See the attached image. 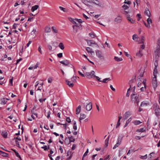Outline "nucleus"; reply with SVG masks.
Segmentation results:
<instances>
[{
  "label": "nucleus",
  "mask_w": 160,
  "mask_h": 160,
  "mask_svg": "<svg viewBox=\"0 0 160 160\" xmlns=\"http://www.w3.org/2000/svg\"><path fill=\"white\" fill-rule=\"evenodd\" d=\"M86 115L84 114H80V116L79 118V119L80 121V122L81 123V120H83L86 117Z\"/></svg>",
  "instance_id": "nucleus-17"
},
{
  "label": "nucleus",
  "mask_w": 160,
  "mask_h": 160,
  "mask_svg": "<svg viewBox=\"0 0 160 160\" xmlns=\"http://www.w3.org/2000/svg\"><path fill=\"white\" fill-rule=\"evenodd\" d=\"M138 38V37H137V35L136 34H134L132 36V39L133 40H135L136 38Z\"/></svg>",
  "instance_id": "nucleus-49"
},
{
  "label": "nucleus",
  "mask_w": 160,
  "mask_h": 160,
  "mask_svg": "<svg viewBox=\"0 0 160 160\" xmlns=\"http://www.w3.org/2000/svg\"><path fill=\"white\" fill-rule=\"evenodd\" d=\"M145 130L143 128H141L140 129H137L136 130V132H145Z\"/></svg>",
  "instance_id": "nucleus-31"
},
{
  "label": "nucleus",
  "mask_w": 160,
  "mask_h": 160,
  "mask_svg": "<svg viewBox=\"0 0 160 160\" xmlns=\"http://www.w3.org/2000/svg\"><path fill=\"white\" fill-rule=\"evenodd\" d=\"M135 79H136V76H135V78L133 79H131L130 81L129 82V84H130V88L128 89V91L129 92V91L130 90V88L131 87V83H133V82H134L135 81Z\"/></svg>",
  "instance_id": "nucleus-15"
},
{
  "label": "nucleus",
  "mask_w": 160,
  "mask_h": 160,
  "mask_svg": "<svg viewBox=\"0 0 160 160\" xmlns=\"http://www.w3.org/2000/svg\"><path fill=\"white\" fill-rule=\"evenodd\" d=\"M31 112L32 113L35 115L36 117L37 118H38V114L37 113H35V112H34V111H33V110H31Z\"/></svg>",
  "instance_id": "nucleus-59"
},
{
  "label": "nucleus",
  "mask_w": 160,
  "mask_h": 160,
  "mask_svg": "<svg viewBox=\"0 0 160 160\" xmlns=\"http://www.w3.org/2000/svg\"><path fill=\"white\" fill-rule=\"evenodd\" d=\"M66 84L70 87H73L74 86V84L73 82L71 83V82L66 80Z\"/></svg>",
  "instance_id": "nucleus-13"
},
{
  "label": "nucleus",
  "mask_w": 160,
  "mask_h": 160,
  "mask_svg": "<svg viewBox=\"0 0 160 160\" xmlns=\"http://www.w3.org/2000/svg\"><path fill=\"white\" fill-rule=\"evenodd\" d=\"M123 137V136L121 134L119 135L118 140H117V142L119 143L120 144L121 143L122 138Z\"/></svg>",
  "instance_id": "nucleus-14"
},
{
  "label": "nucleus",
  "mask_w": 160,
  "mask_h": 160,
  "mask_svg": "<svg viewBox=\"0 0 160 160\" xmlns=\"http://www.w3.org/2000/svg\"><path fill=\"white\" fill-rule=\"evenodd\" d=\"M77 77L76 76H73V77L71 78V81L72 82H76Z\"/></svg>",
  "instance_id": "nucleus-34"
},
{
  "label": "nucleus",
  "mask_w": 160,
  "mask_h": 160,
  "mask_svg": "<svg viewBox=\"0 0 160 160\" xmlns=\"http://www.w3.org/2000/svg\"><path fill=\"white\" fill-rule=\"evenodd\" d=\"M73 28V32L74 33H76L77 32L79 28L76 27L75 26H72Z\"/></svg>",
  "instance_id": "nucleus-29"
},
{
  "label": "nucleus",
  "mask_w": 160,
  "mask_h": 160,
  "mask_svg": "<svg viewBox=\"0 0 160 160\" xmlns=\"http://www.w3.org/2000/svg\"><path fill=\"white\" fill-rule=\"evenodd\" d=\"M73 129L76 130L77 129V126L76 124V122L75 121H74L73 122Z\"/></svg>",
  "instance_id": "nucleus-35"
},
{
  "label": "nucleus",
  "mask_w": 160,
  "mask_h": 160,
  "mask_svg": "<svg viewBox=\"0 0 160 160\" xmlns=\"http://www.w3.org/2000/svg\"><path fill=\"white\" fill-rule=\"evenodd\" d=\"M122 20L121 18L120 17L118 16L114 20V21L115 22H116L117 23H119L121 22Z\"/></svg>",
  "instance_id": "nucleus-11"
},
{
  "label": "nucleus",
  "mask_w": 160,
  "mask_h": 160,
  "mask_svg": "<svg viewBox=\"0 0 160 160\" xmlns=\"http://www.w3.org/2000/svg\"><path fill=\"white\" fill-rule=\"evenodd\" d=\"M75 20H76L77 22H78L80 23V24L82 23V21L81 19H77V18H76L75 19Z\"/></svg>",
  "instance_id": "nucleus-53"
},
{
  "label": "nucleus",
  "mask_w": 160,
  "mask_h": 160,
  "mask_svg": "<svg viewBox=\"0 0 160 160\" xmlns=\"http://www.w3.org/2000/svg\"><path fill=\"white\" fill-rule=\"evenodd\" d=\"M132 123L135 125H138L142 123V122L139 120H135L132 122Z\"/></svg>",
  "instance_id": "nucleus-22"
},
{
  "label": "nucleus",
  "mask_w": 160,
  "mask_h": 160,
  "mask_svg": "<svg viewBox=\"0 0 160 160\" xmlns=\"http://www.w3.org/2000/svg\"><path fill=\"white\" fill-rule=\"evenodd\" d=\"M152 86L154 89H155L157 87V77H154L152 81Z\"/></svg>",
  "instance_id": "nucleus-4"
},
{
  "label": "nucleus",
  "mask_w": 160,
  "mask_h": 160,
  "mask_svg": "<svg viewBox=\"0 0 160 160\" xmlns=\"http://www.w3.org/2000/svg\"><path fill=\"white\" fill-rule=\"evenodd\" d=\"M144 14L145 15H147L149 17H150V12L149 10V9L148 8H147L145 11H144Z\"/></svg>",
  "instance_id": "nucleus-12"
},
{
  "label": "nucleus",
  "mask_w": 160,
  "mask_h": 160,
  "mask_svg": "<svg viewBox=\"0 0 160 160\" xmlns=\"http://www.w3.org/2000/svg\"><path fill=\"white\" fill-rule=\"evenodd\" d=\"M38 7L39 6L38 5H35L32 6L31 8V11L32 12H34L35 10H37Z\"/></svg>",
  "instance_id": "nucleus-21"
},
{
  "label": "nucleus",
  "mask_w": 160,
  "mask_h": 160,
  "mask_svg": "<svg viewBox=\"0 0 160 160\" xmlns=\"http://www.w3.org/2000/svg\"><path fill=\"white\" fill-rule=\"evenodd\" d=\"M137 55L140 57H141L142 56V54L141 53V51L140 50L139 53L137 54Z\"/></svg>",
  "instance_id": "nucleus-52"
},
{
  "label": "nucleus",
  "mask_w": 160,
  "mask_h": 160,
  "mask_svg": "<svg viewBox=\"0 0 160 160\" xmlns=\"http://www.w3.org/2000/svg\"><path fill=\"white\" fill-rule=\"evenodd\" d=\"M140 158L142 159H145L147 158V154H146L145 156H141Z\"/></svg>",
  "instance_id": "nucleus-42"
},
{
  "label": "nucleus",
  "mask_w": 160,
  "mask_h": 160,
  "mask_svg": "<svg viewBox=\"0 0 160 160\" xmlns=\"http://www.w3.org/2000/svg\"><path fill=\"white\" fill-rule=\"evenodd\" d=\"M81 110V106L79 105L76 109V114H78L80 112Z\"/></svg>",
  "instance_id": "nucleus-18"
},
{
  "label": "nucleus",
  "mask_w": 160,
  "mask_h": 160,
  "mask_svg": "<svg viewBox=\"0 0 160 160\" xmlns=\"http://www.w3.org/2000/svg\"><path fill=\"white\" fill-rule=\"evenodd\" d=\"M114 59L117 62H120L122 60V58H119L118 57L115 56Z\"/></svg>",
  "instance_id": "nucleus-26"
},
{
  "label": "nucleus",
  "mask_w": 160,
  "mask_h": 160,
  "mask_svg": "<svg viewBox=\"0 0 160 160\" xmlns=\"http://www.w3.org/2000/svg\"><path fill=\"white\" fill-rule=\"evenodd\" d=\"M68 138L69 139V142L68 143V144H69L71 142H73L75 141V139H74L72 136L70 137H69Z\"/></svg>",
  "instance_id": "nucleus-23"
},
{
  "label": "nucleus",
  "mask_w": 160,
  "mask_h": 160,
  "mask_svg": "<svg viewBox=\"0 0 160 160\" xmlns=\"http://www.w3.org/2000/svg\"><path fill=\"white\" fill-rule=\"evenodd\" d=\"M73 153V152L70 155V156L66 160H69L71 159L72 157Z\"/></svg>",
  "instance_id": "nucleus-60"
},
{
  "label": "nucleus",
  "mask_w": 160,
  "mask_h": 160,
  "mask_svg": "<svg viewBox=\"0 0 160 160\" xmlns=\"http://www.w3.org/2000/svg\"><path fill=\"white\" fill-rule=\"evenodd\" d=\"M0 154L2 156L5 157H7L8 156V154L0 150Z\"/></svg>",
  "instance_id": "nucleus-20"
},
{
  "label": "nucleus",
  "mask_w": 160,
  "mask_h": 160,
  "mask_svg": "<svg viewBox=\"0 0 160 160\" xmlns=\"http://www.w3.org/2000/svg\"><path fill=\"white\" fill-rule=\"evenodd\" d=\"M122 8H123V9L125 10L128 9L129 8V7L127 5L125 4H124L122 6Z\"/></svg>",
  "instance_id": "nucleus-41"
},
{
  "label": "nucleus",
  "mask_w": 160,
  "mask_h": 160,
  "mask_svg": "<svg viewBox=\"0 0 160 160\" xmlns=\"http://www.w3.org/2000/svg\"><path fill=\"white\" fill-rule=\"evenodd\" d=\"M89 35L90 37H92V38H94L95 36V34L94 33H92V32L90 33Z\"/></svg>",
  "instance_id": "nucleus-46"
},
{
  "label": "nucleus",
  "mask_w": 160,
  "mask_h": 160,
  "mask_svg": "<svg viewBox=\"0 0 160 160\" xmlns=\"http://www.w3.org/2000/svg\"><path fill=\"white\" fill-rule=\"evenodd\" d=\"M59 8L61 10H62L64 12H66L68 11V10L65 8H64L61 6H59Z\"/></svg>",
  "instance_id": "nucleus-38"
},
{
  "label": "nucleus",
  "mask_w": 160,
  "mask_h": 160,
  "mask_svg": "<svg viewBox=\"0 0 160 160\" xmlns=\"http://www.w3.org/2000/svg\"><path fill=\"white\" fill-rule=\"evenodd\" d=\"M120 125V121H118L117 123L116 126V128H118Z\"/></svg>",
  "instance_id": "nucleus-64"
},
{
  "label": "nucleus",
  "mask_w": 160,
  "mask_h": 160,
  "mask_svg": "<svg viewBox=\"0 0 160 160\" xmlns=\"http://www.w3.org/2000/svg\"><path fill=\"white\" fill-rule=\"evenodd\" d=\"M131 101L134 103H136L137 105H138V104L141 99V97L139 96L137 94L132 93L131 95Z\"/></svg>",
  "instance_id": "nucleus-1"
},
{
  "label": "nucleus",
  "mask_w": 160,
  "mask_h": 160,
  "mask_svg": "<svg viewBox=\"0 0 160 160\" xmlns=\"http://www.w3.org/2000/svg\"><path fill=\"white\" fill-rule=\"evenodd\" d=\"M109 157L110 155H108L105 158H104V159L103 158H100L99 160H107L109 158Z\"/></svg>",
  "instance_id": "nucleus-56"
},
{
  "label": "nucleus",
  "mask_w": 160,
  "mask_h": 160,
  "mask_svg": "<svg viewBox=\"0 0 160 160\" xmlns=\"http://www.w3.org/2000/svg\"><path fill=\"white\" fill-rule=\"evenodd\" d=\"M137 16L138 17V18L137 19L138 21H139L140 20V19L141 18V16L140 14H137Z\"/></svg>",
  "instance_id": "nucleus-50"
},
{
  "label": "nucleus",
  "mask_w": 160,
  "mask_h": 160,
  "mask_svg": "<svg viewBox=\"0 0 160 160\" xmlns=\"http://www.w3.org/2000/svg\"><path fill=\"white\" fill-rule=\"evenodd\" d=\"M157 68H155L153 73L154 77H157V74L158 73Z\"/></svg>",
  "instance_id": "nucleus-28"
},
{
  "label": "nucleus",
  "mask_w": 160,
  "mask_h": 160,
  "mask_svg": "<svg viewBox=\"0 0 160 160\" xmlns=\"http://www.w3.org/2000/svg\"><path fill=\"white\" fill-rule=\"evenodd\" d=\"M85 40L87 41L88 44L89 46H92V44H97L94 41L92 40H89L88 39H85Z\"/></svg>",
  "instance_id": "nucleus-7"
},
{
  "label": "nucleus",
  "mask_w": 160,
  "mask_h": 160,
  "mask_svg": "<svg viewBox=\"0 0 160 160\" xmlns=\"http://www.w3.org/2000/svg\"><path fill=\"white\" fill-rule=\"evenodd\" d=\"M109 136H110V135L108 136V138L105 140V145L106 147H107L108 146Z\"/></svg>",
  "instance_id": "nucleus-24"
},
{
  "label": "nucleus",
  "mask_w": 160,
  "mask_h": 160,
  "mask_svg": "<svg viewBox=\"0 0 160 160\" xmlns=\"http://www.w3.org/2000/svg\"><path fill=\"white\" fill-rule=\"evenodd\" d=\"M15 154V155H16V156L18 157V158H19L21 160H22V159H21V158L20 156V155L19 154V153L18 152H16Z\"/></svg>",
  "instance_id": "nucleus-58"
},
{
  "label": "nucleus",
  "mask_w": 160,
  "mask_h": 160,
  "mask_svg": "<svg viewBox=\"0 0 160 160\" xmlns=\"http://www.w3.org/2000/svg\"><path fill=\"white\" fill-rule=\"evenodd\" d=\"M132 120V118H129L127 121L126 122V123L125 124V125L124 126V128H125L126 127H127L128 124L129 123V122L131 121Z\"/></svg>",
  "instance_id": "nucleus-25"
},
{
  "label": "nucleus",
  "mask_w": 160,
  "mask_h": 160,
  "mask_svg": "<svg viewBox=\"0 0 160 160\" xmlns=\"http://www.w3.org/2000/svg\"><path fill=\"white\" fill-rule=\"evenodd\" d=\"M92 108V103L91 102L88 104L86 106V110L88 111H90Z\"/></svg>",
  "instance_id": "nucleus-8"
},
{
  "label": "nucleus",
  "mask_w": 160,
  "mask_h": 160,
  "mask_svg": "<svg viewBox=\"0 0 160 160\" xmlns=\"http://www.w3.org/2000/svg\"><path fill=\"white\" fill-rule=\"evenodd\" d=\"M144 25L147 28H150V25H149L148 23V24H147L146 22H144Z\"/></svg>",
  "instance_id": "nucleus-51"
},
{
  "label": "nucleus",
  "mask_w": 160,
  "mask_h": 160,
  "mask_svg": "<svg viewBox=\"0 0 160 160\" xmlns=\"http://www.w3.org/2000/svg\"><path fill=\"white\" fill-rule=\"evenodd\" d=\"M97 56L101 60H104V58L101 51L97 50L96 51Z\"/></svg>",
  "instance_id": "nucleus-3"
},
{
  "label": "nucleus",
  "mask_w": 160,
  "mask_h": 160,
  "mask_svg": "<svg viewBox=\"0 0 160 160\" xmlns=\"http://www.w3.org/2000/svg\"><path fill=\"white\" fill-rule=\"evenodd\" d=\"M146 79H144L143 81L142 82V83L143 84L144 87H145V88H146Z\"/></svg>",
  "instance_id": "nucleus-63"
},
{
  "label": "nucleus",
  "mask_w": 160,
  "mask_h": 160,
  "mask_svg": "<svg viewBox=\"0 0 160 160\" xmlns=\"http://www.w3.org/2000/svg\"><path fill=\"white\" fill-rule=\"evenodd\" d=\"M144 136H143L141 137H140V136H137L135 137V138L136 140H140L141 139V138H143L144 137Z\"/></svg>",
  "instance_id": "nucleus-43"
},
{
  "label": "nucleus",
  "mask_w": 160,
  "mask_h": 160,
  "mask_svg": "<svg viewBox=\"0 0 160 160\" xmlns=\"http://www.w3.org/2000/svg\"><path fill=\"white\" fill-rule=\"evenodd\" d=\"M145 38L144 36H142L141 38V40L142 42H139V43L140 44H144L145 41Z\"/></svg>",
  "instance_id": "nucleus-33"
},
{
  "label": "nucleus",
  "mask_w": 160,
  "mask_h": 160,
  "mask_svg": "<svg viewBox=\"0 0 160 160\" xmlns=\"http://www.w3.org/2000/svg\"><path fill=\"white\" fill-rule=\"evenodd\" d=\"M57 56L59 58H61L62 57V53H60L57 54Z\"/></svg>",
  "instance_id": "nucleus-61"
},
{
  "label": "nucleus",
  "mask_w": 160,
  "mask_h": 160,
  "mask_svg": "<svg viewBox=\"0 0 160 160\" xmlns=\"http://www.w3.org/2000/svg\"><path fill=\"white\" fill-rule=\"evenodd\" d=\"M1 134L2 136L5 138H6L7 137L8 133L6 132H2Z\"/></svg>",
  "instance_id": "nucleus-27"
},
{
  "label": "nucleus",
  "mask_w": 160,
  "mask_h": 160,
  "mask_svg": "<svg viewBox=\"0 0 160 160\" xmlns=\"http://www.w3.org/2000/svg\"><path fill=\"white\" fill-rule=\"evenodd\" d=\"M59 47L62 50H63L64 49V46L62 42H60L58 45Z\"/></svg>",
  "instance_id": "nucleus-32"
},
{
  "label": "nucleus",
  "mask_w": 160,
  "mask_h": 160,
  "mask_svg": "<svg viewBox=\"0 0 160 160\" xmlns=\"http://www.w3.org/2000/svg\"><path fill=\"white\" fill-rule=\"evenodd\" d=\"M74 24H75V25H73L72 26H76V27H78V28H80V26L81 27H82L81 24H78V23H77L76 22V23H74Z\"/></svg>",
  "instance_id": "nucleus-48"
},
{
  "label": "nucleus",
  "mask_w": 160,
  "mask_h": 160,
  "mask_svg": "<svg viewBox=\"0 0 160 160\" xmlns=\"http://www.w3.org/2000/svg\"><path fill=\"white\" fill-rule=\"evenodd\" d=\"M144 73V71H141V72L140 73V74H139V77H143Z\"/></svg>",
  "instance_id": "nucleus-57"
},
{
  "label": "nucleus",
  "mask_w": 160,
  "mask_h": 160,
  "mask_svg": "<svg viewBox=\"0 0 160 160\" xmlns=\"http://www.w3.org/2000/svg\"><path fill=\"white\" fill-rule=\"evenodd\" d=\"M153 108L154 109L155 113L157 116H160V109L157 104H154Z\"/></svg>",
  "instance_id": "nucleus-2"
},
{
  "label": "nucleus",
  "mask_w": 160,
  "mask_h": 160,
  "mask_svg": "<svg viewBox=\"0 0 160 160\" xmlns=\"http://www.w3.org/2000/svg\"><path fill=\"white\" fill-rule=\"evenodd\" d=\"M88 152V149H87L86 152L84 154L82 157L84 158V157H86L87 155V154Z\"/></svg>",
  "instance_id": "nucleus-47"
},
{
  "label": "nucleus",
  "mask_w": 160,
  "mask_h": 160,
  "mask_svg": "<svg viewBox=\"0 0 160 160\" xmlns=\"http://www.w3.org/2000/svg\"><path fill=\"white\" fill-rule=\"evenodd\" d=\"M130 112L129 111L126 112L125 114L124 119L125 120L126 119L130 116Z\"/></svg>",
  "instance_id": "nucleus-16"
},
{
  "label": "nucleus",
  "mask_w": 160,
  "mask_h": 160,
  "mask_svg": "<svg viewBox=\"0 0 160 160\" xmlns=\"http://www.w3.org/2000/svg\"><path fill=\"white\" fill-rule=\"evenodd\" d=\"M1 100L2 101L1 103L2 104H5L7 102V99L3 98Z\"/></svg>",
  "instance_id": "nucleus-36"
},
{
  "label": "nucleus",
  "mask_w": 160,
  "mask_h": 160,
  "mask_svg": "<svg viewBox=\"0 0 160 160\" xmlns=\"http://www.w3.org/2000/svg\"><path fill=\"white\" fill-rule=\"evenodd\" d=\"M52 31L55 33H57L58 32V30L56 29V28H54V27H52Z\"/></svg>",
  "instance_id": "nucleus-44"
},
{
  "label": "nucleus",
  "mask_w": 160,
  "mask_h": 160,
  "mask_svg": "<svg viewBox=\"0 0 160 160\" xmlns=\"http://www.w3.org/2000/svg\"><path fill=\"white\" fill-rule=\"evenodd\" d=\"M147 22L150 25V23H151L152 22V20H151V19L150 18H148L147 20Z\"/></svg>",
  "instance_id": "nucleus-45"
},
{
  "label": "nucleus",
  "mask_w": 160,
  "mask_h": 160,
  "mask_svg": "<svg viewBox=\"0 0 160 160\" xmlns=\"http://www.w3.org/2000/svg\"><path fill=\"white\" fill-rule=\"evenodd\" d=\"M148 105V103H146L144 102H141V105H140V107L143 106H147Z\"/></svg>",
  "instance_id": "nucleus-40"
},
{
  "label": "nucleus",
  "mask_w": 160,
  "mask_h": 160,
  "mask_svg": "<svg viewBox=\"0 0 160 160\" xmlns=\"http://www.w3.org/2000/svg\"><path fill=\"white\" fill-rule=\"evenodd\" d=\"M157 48V49L155 52V53L156 57L157 56L159 57L160 56V45H158Z\"/></svg>",
  "instance_id": "nucleus-5"
},
{
  "label": "nucleus",
  "mask_w": 160,
  "mask_h": 160,
  "mask_svg": "<svg viewBox=\"0 0 160 160\" xmlns=\"http://www.w3.org/2000/svg\"><path fill=\"white\" fill-rule=\"evenodd\" d=\"M124 3H125L128 4H130L131 3V2L130 1H129L128 0H125Z\"/></svg>",
  "instance_id": "nucleus-62"
},
{
  "label": "nucleus",
  "mask_w": 160,
  "mask_h": 160,
  "mask_svg": "<svg viewBox=\"0 0 160 160\" xmlns=\"http://www.w3.org/2000/svg\"><path fill=\"white\" fill-rule=\"evenodd\" d=\"M16 145L19 148H21L19 144V142L17 140L15 141Z\"/></svg>",
  "instance_id": "nucleus-55"
},
{
  "label": "nucleus",
  "mask_w": 160,
  "mask_h": 160,
  "mask_svg": "<svg viewBox=\"0 0 160 160\" xmlns=\"http://www.w3.org/2000/svg\"><path fill=\"white\" fill-rule=\"evenodd\" d=\"M95 72L93 71H92L91 72H87L86 73V75L89 78H92L93 77H94Z\"/></svg>",
  "instance_id": "nucleus-6"
},
{
  "label": "nucleus",
  "mask_w": 160,
  "mask_h": 160,
  "mask_svg": "<svg viewBox=\"0 0 160 160\" xmlns=\"http://www.w3.org/2000/svg\"><path fill=\"white\" fill-rule=\"evenodd\" d=\"M69 20L72 23H76V22L75 21V19H73V18H69Z\"/></svg>",
  "instance_id": "nucleus-37"
},
{
  "label": "nucleus",
  "mask_w": 160,
  "mask_h": 160,
  "mask_svg": "<svg viewBox=\"0 0 160 160\" xmlns=\"http://www.w3.org/2000/svg\"><path fill=\"white\" fill-rule=\"evenodd\" d=\"M51 28L50 27H47L45 28V31L46 32H49L51 31Z\"/></svg>",
  "instance_id": "nucleus-30"
},
{
  "label": "nucleus",
  "mask_w": 160,
  "mask_h": 160,
  "mask_svg": "<svg viewBox=\"0 0 160 160\" xmlns=\"http://www.w3.org/2000/svg\"><path fill=\"white\" fill-rule=\"evenodd\" d=\"M119 143H118L117 142L116 144L114 145V147L113 148V149H114L116 148L117 147H118L119 145H120Z\"/></svg>",
  "instance_id": "nucleus-39"
},
{
  "label": "nucleus",
  "mask_w": 160,
  "mask_h": 160,
  "mask_svg": "<svg viewBox=\"0 0 160 160\" xmlns=\"http://www.w3.org/2000/svg\"><path fill=\"white\" fill-rule=\"evenodd\" d=\"M127 18L128 21L130 22L131 23H135V20H133V19L131 18L130 17V16L129 15H128V16Z\"/></svg>",
  "instance_id": "nucleus-10"
},
{
  "label": "nucleus",
  "mask_w": 160,
  "mask_h": 160,
  "mask_svg": "<svg viewBox=\"0 0 160 160\" xmlns=\"http://www.w3.org/2000/svg\"><path fill=\"white\" fill-rule=\"evenodd\" d=\"M86 50L87 51V52H88V53H89L91 54L92 53H94V52L92 51V48H90L89 47H87L86 48Z\"/></svg>",
  "instance_id": "nucleus-19"
},
{
  "label": "nucleus",
  "mask_w": 160,
  "mask_h": 160,
  "mask_svg": "<svg viewBox=\"0 0 160 160\" xmlns=\"http://www.w3.org/2000/svg\"><path fill=\"white\" fill-rule=\"evenodd\" d=\"M94 77L96 78L97 80L99 82H102V81L100 80V78L96 76L95 75H94Z\"/></svg>",
  "instance_id": "nucleus-54"
},
{
  "label": "nucleus",
  "mask_w": 160,
  "mask_h": 160,
  "mask_svg": "<svg viewBox=\"0 0 160 160\" xmlns=\"http://www.w3.org/2000/svg\"><path fill=\"white\" fill-rule=\"evenodd\" d=\"M60 62L65 66H68L70 64L68 61L67 60H65L63 61H60Z\"/></svg>",
  "instance_id": "nucleus-9"
}]
</instances>
